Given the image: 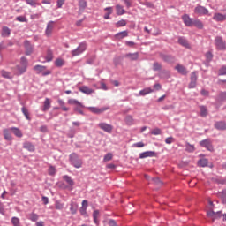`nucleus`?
Here are the masks:
<instances>
[{
	"instance_id": "obj_1",
	"label": "nucleus",
	"mask_w": 226,
	"mask_h": 226,
	"mask_svg": "<svg viewBox=\"0 0 226 226\" xmlns=\"http://www.w3.org/2000/svg\"><path fill=\"white\" fill-rule=\"evenodd\" d=\"M27 70V58L21 57V62L19 65H17L14 68V73L15 75H22V73H26Z\"/></svg>"
},
{
	"instance_id": "obj_2",
	"label": "nucleus",
	"mask_w": 226,
	"mask_h": 226,
	"mask_svg": "<svg viewBox=\"0 0 226 226\" xmlns=\"http://www.w3.org/2000/svg\"><path fill=\"white\" fill-rule=\"evenodd\" d=\"M34 70L38 74L41 73L43 77H47V75H50V73H52V71L47 69V66L40 64L34 66Z\"/></svg>"
},
{
	"instance_id": "obj_3",
	"label": "nucleus",
	"mask_w": 226,
	"mask_h": 226,
	"mask_svg": "<svg viewBox=\"0 0 226 226\" xmlns=\"http://www.w3.org/2000/svg\"><path fill=\"white\" fill-rule=\"evenodd\" d=\"M70 161L72 162V165H73L75 169H80V167H82V161L79 158V155H77V154H72L70 155Z\"/></svg>"
},
{
	"instance_id": "obj_4",
	"label": "nucleus",
	"mask_w": 226,
	"mask_h": 226,
	"mask_svg": "<svg viewBox=\"0 0 226 226\" xmlns=\"http://www.w3.org/2000/svg\"><path fill=\"white\" fill-rule=\"evenodd\" d=\"M215 45L217 50H226V42L221 36L215 37Z\"/></svg>"
},
{
	"instance_id": "obj_5",
	"label": "nucleus",
	"mask_w": 226,
	"mask_h": 226,
	"mask_svg": "<svg viewBox=\"0 0 226 226\" xmlns=\"http://www.w3.org/2000/svg\"><path fill=\"white\" fill-rule=\"evenodd\" d=\"M194 13L196 15H200V17H202V15H211L209 14V10H207L206 7L202 5H197L194 8Z\"/></svg>"
},
{
	"instance_id": "obj_6",
	"label": "nucleus",
	"mask_w": 226,
	"mask_h": 226,
	"mask_svg": "<svg viewBox=\"0 0 226 226\" xmlns=\"http://www.w3.org/2000/svg\"><path fill=\"white\" fill-rule=\"evenodd\" d=\"M87 49L86 43H80L79 46L72 51V57H77V56H80L82 52H85Z\"/></svg>"
},
{
	"instance_id": "obj_7",
	"label": "nucleus",
	"mask_w": 226,
	"mask_h": 226,
	"mask_svg": "<svg viewBox=\"0 0 226 226\" xmlns=\"http://www.w3.org/2000/svg\"><path fill=\"white\" fill-rule=\"evenodd\" d=\"M98 127L103 132H106V133H112V131L114 130V126L107 123H100L98 124Z\"/></svg>"
},
{
	"instance_id": "obj_8",
	"label": "nucleus",
	"mask_w": 226,
	"mask_h": 226,
	"mask_svg": "<svg viewBox=\"0 0 226 226\" xmlns=\"http://www.w3.org/2000/svg\"><path fill=\"white\" fill-rule=\"evenodd\" d=\"M87 109L89 112H92L93 114H103V112L109 110V109L110 108L109 107H102V108L88 107Z\"/></svg>"
},
{
	"instance_id": "obj_9",
	"label": "nucleus",
	"mask_w": 226,
	"mask_h": 226,
	"mask_svg": "<svg viewBox=\"0 0 226 226\" xmlns=\"http://www.w3.org/2000/svg\"><path fill=\"white\" fill-rule=\"evenodd\" d=\"M182 19L184 24L187 26V27H192V26H193V19L190 18V16L188 14H185L184 16H182Z\"/></svg>"
},
{
	"instance_id": "obj_10",
	"label": "nucleus",
	"mask_w": 226,
	"mask_h": 226,
	"mask_svg": "<svg viewBox=\"0 0 226 226\" xmlns=\"http://www.w3.org/2000/svg\"><path fill=\"white\" fill-rule=\"evenodd\" d=\"M200 146H201V147H206L207 151H213V145L211 144L210 139H204L200 141Z\"/></svg>"
},
{
	"instance_id": "obj_11",
	"label": "nucleus",
	"mask_w": 226,
	"mask_h": 226,
	"mask_svg": "<svg viewBox=\"0 0 226 226\" xmlns=\"http://www.w3.org/2000/svg\"><path fill=\"white\" fill-rule=\"evenodd\" d=\"M213 20H215V22H224V20H226V15L216 12L213 16Z\"/></svg>"
},
{
	"instance_id": "obj_12",
	"label": "nucleus",
	"mask_w": 226,
	"mask_h": 226,
	"mask_svg": "<svg viewBox=\"0 0 226 226\" xmlns=\"http://www.w3.org/2000/svg\"><path fill=\"white\" fill-rule=\"evenodd\" d=\"M52 31H54V21H49L45 30L46 36H52Z\"/></svg>"
},
{
	"instance_id": "obj_13",
	"label": "nucleus",
	"mask_w": 226,
	"mask_h": 226,
	"mask_svg": "<svg viewBox=\"0 0 226 226\" xmlns=\"http://www.w3.org/2000/svg\"><path fill=\"white\" fill-rule=\"evenodd\" d=\"M207 215L208 216V218H211L212 220H216L218 218H222V212L215 213V211H208L207 213Z\"/></svg>"
},
{
	"instance_id": "obj_14",
	"label": "nucleus",
	"mask_w": 226,
	"mask_h": 226,
	"mask_svg": "<svg viewBox=\"0 0 226 226\" xmlns=\"http://www.w3.org/2000/svg\"><path fill=\"white\" fill-rule=\"evenodd\" d=\"M63 179L68 184L69 190H73V185H75V182L73 181L72 177L65 175L63 177Z\"/></svg>"
},
{
	"instance_id": "obj_15",
	"label": "nucleus",
	"mask_w": 226,
	"mask_h": 226,
	"mask_svg": "<svg viewBox=\"0 0 226 226\" xmlns=\"http://www.w3.org/2000/svg\"><path fill=\"white\" fill-rule=\"evenodd\" d=\"M9 130H11L13 135H15V137H18V139H22V137H24L22 131L17 127H11Z\"/></svg>"
},
{
	"instance_id": "obj_16",
	"label": "nucleus",
	"mask_w": 226,
	"mask_h": 226,
	"mask_svg": "<svg viewBox=\"0 0 226 226\" xmlns=\"http://www.w3.org/2000/svg\"><path fill=\"white\" fill-rule=\"evenodd\" d=\"M178 43H179V45H182V47H185V49H192V46H190L188 40H186L184 37L178 38Z\"/></svg>"
},
{
	"instance_id": "obj_17",
	"label": "nucleus",
	"mask_w": 226,
	"mask_h": 226,
	"mask_svg": "<svg viewBox=\"0 0 226 226\" xmlns=\"http://www.w3.org/2000/svg\"><path fill=\"white\" fill-rule=\"evenodd\" d=\"M11 132V130H10V128L4 129L3 133H4V139L5 140H9V141L13 140V137L11 136V132Z\"/></svg>"
},
{
	"instance_id": "obj_18",
	"label": "nucleus",
	"mask_w": 226,
	"mask_h": 226,
	"mask_svg": "<svg viewBox=\"0 0 226 226\" xmlns=\"http://www.w3.org/2000/svg\"><path fill=\"white\" fill-rule=\"evenodd\" d=\"M175 70H177V72H178L181 75H187V73H188L186 67H185L179 64L175 66Z\"/></svg>"
},
{
	"instance_id": "obj_19",
	"label": "nucleus",
	"mask_w": 226,
	"mask_h": 226,
	"mask_svg": "<svg viewBox=\"0 0 226 226\" xmlns=\"http://www.w3.org/2000/svg\"><path fill=\"white\" fill-rule=\"evenodd\" d=\"M153 156H155V153L154 151H147L143 152L139 154V158H153Z\"/></svg>"
},
{
	"instance_id": "obj_20",
	"label": "nucleus",
	"mask_w": 226,
	"mask_h": 226,
	"mask_svg": "<svg viewBox=\"0 0 226 226\" xmlns=\"http://www.w3.org/2000/svg\"><path fill=\"white\" fill-rule=\"evenodd\" d=\"M124 57L130 59V61H137L139 59V52L136 53H127Z\"/></svg>"
},
{
	"instance_id": "obj_21",
	"label": "nucleus",
	"mask_w": 226,
	"mask_h": 226,
	"mask_svg": "<svg viewBox=\"0 0 226 226\" xmlns=\"http://www.w3.org/2000/svg\"><path fill=\"white\" fill-rule=\"evenodd\" d=\"M25 48H26V56H31L33 54V46L29 41H25Z\"/></svg>"
},
{
	"instance_id": "obj_22",
	"label": "nucleus",
	"mask_w": 226,
	"mask_h": 226,
	"mask_svg": "<svg viewBox=\"0 0 226 226\" xmlns=\"http://www.w3.org/2000/svg\"><path fill=\"white\" fill-rule=\"evenodd\" d=\"M154 90L152 89L151 87H147L143 90H140L139 94V96H146L147 94H151V93H154Z\"/></svg>"
},
{
	"instance_id": "obj_23",
	"label": "nucleus",
	"mask_w": 226,
	"mask_h": 226,
	"mask_svg": "<svg viewBox=\"0 0 226 226\" xmlns=\"http://www.w3.org/2000/svg\"><path fill=\"white\" fill-rule=\"evenodd\" d=\"M79 91L81 93H84V94H92V93H94V90L89 88L88 87L83 86L79 87Z\"/></svg>"
},
{
	"instance_id": "obj_24",
	"label": "nucleus",
	"mask_w": 226,
	"mask_h": 226,
	"mask_svg": "<svg viewBox=\"0 0 226 226\" xmlns=\"http://www.w3.org/2000/svg\"><path fill=\"white\" fill-rule=\"evenodd\" d=\"M215 128L216 130H226V123L223 121H219L215 124Z\"/></svg>"
},
{
	"instance_id": "obj_25",
	"label": "nucleus",
	"mask_w": 226,
	"mask_h": 226,
	"mask_svg": "<svg viewBox=\"0 0 226 226\" xmlns=\"http://www.w3.org/2000/svg\"><path fill=\"white\" fill-rule=\"evenodd\" d=\"M2 34L3 38H8V36H10V34H11V30H10L8 28V26H4L2 28V34Z\"/></svg>"
},
{
	"instance_id": "obj_26",
	"label": "nucleus",
	"mask_w": 226,
	"mask_h": 226,
	"mask_svg": "<svg viewBox=\"0 0 226 226\" xmlns=\"http://www.w3.org/2000/svg\"><path fill=\"white\" fill-rule=\"evenodd\" d=\"M192 26H194L198 29H204V23H202V21H200V19H195L192 21Z\"/></svg>"
},
{
	"instance_id": "obj_27",
	"label": "nucleus",
	"mask_w": 226,
	"mask_h": 226,
	"mask_svg": "<svg viewBox=\"0 0 226 226\" xmlns=\"http://www.w3.org/2000/svg\"><path fill=\"white\" fill-rule=\"evenodd\" d=\"M127 36H128V31H122V32L117 33L115 35V38L117 40H123V38H126Z\"/></svg>"
},
{
	"instance_id": "obj_28",
	"label": "nucleus",
	"mask_w": 226,
	"mask_h": 226,
	"mask_svg": "<svg viewBox=\"0 0 226 226\" xmlns=\"http://www.w3.org/2000/svg\"><path fill=\"white\" fill-rule=\"evenodd\" d=\"M104 11H106V14L104 15V19L108 20V19H110V15H112V12L114 11V9L112 7H106L104 9Z\"/></svg>"
},
{
	"instance_id": "obj_29",
	"label": "nucleus",
	"mask_w": 226,
	"mask_h": 226,
	"mask_svg": "<svg viewBox=\"0 0 226 226\" xmlns=\"http://www.w3.org/2000/svg\"><path fill=\"white\" fill-rule=\"evenodd\" d=\"M70 206H71L70 211H71L72 215H76L77 210L79 209V205L75 202H72Z\"/></svg>"
},
{
	"instance_id": "obj_30",
	"label": "nucleus",
	"mask_w": 226,
	"mask_h": 226,
	"mask_svg": "<svg viewBox=\"0 0 226 226\" xmlns=\"http://www.w3.org/2000/svg\"><path fill=\"white\" fill-rule=\"evenodd\" d=\"M54 59V52H52V49H48L46 54V61L47 63H50Z\"/></svg>"
},
{
	"instance_id": "obj_31",
	"label": "nucleus",
	"mask_w": 226,
	"mask_h": 226,
	"mask_svg": "<svg viewBox=\"0 0 226 226\" xmlns=\"http://www.w3.org/2000/svg\"><path fill=\"white\" fill-rule=\"evenodd\" d=\"M23 147L27 149V151H34V145H33L31 142H25Z\"/></svg>"
},
{
	"instance_id": "obj_32",
	"label": "nucleus",
	"mask_w": 226,
	"mask_h": 226,
	"mask_svg": "<svg viewBox=\"0 0 226 226\" xmlns=\"http://www.w3.org/2000/svg\"><path fill=\"white\" fill-rule=\"evenodd\" d=\"M50 99L46 98L44 101V106L42 108L43 112H47V110H49V109H50Z\"/></svg>"
},
{
	"instance_id": "obj_33",
	"label": "nucleus",
	"mask_w": 226,
	"mask_h": 226,
	"mask_svg": "<svg viewBox=\"0 0 226 226\" xmlns=\"http://www.w3.org/2000/svg\"><path fill=\"white\" fill-rule=\"evenodd\" d=\"M160 79H170V72L169 71H162L159 73Z\"/></svg>"
},
{
	"instance_id": "obj_34",
	"label": "nucleus",
	"mask_w": 226,
	"mask_h": 226,
	"mask_svg": "<svg viewBox=\"0 0 226 226\" xmlns=\"http://www.w3.org/2000/svg\"><path fill=\"white\" fill-rule=\"evenodd\" d=\"M64 59L63 58H56L55 61V66H56L57 68H61L62 66H64Z\"/></svg>"
},
{
	"instance_id": "obj_35",
	"label": "nucleus",
	"mask_w": 226,
	"mask_h": 226,
	"mask_svg": "<svg viewBox=\"0 0 226 226\" xmlns=\"http://www.w3.org/2000/svg\"><path fill=\"white\" fill-rule=\"evenodd\" d=\"M117 10V15H124L126 13V11L123 8V6L117 4L116 5Z\"/></svg>"
},
{
	"instance_id": "obj_36",
	"label": "nucleus",
	"mask_w": 226,
	"mask_h": 226,
	"mask_svg": "<svg viewBox=\"0 0 226 226\" xmlns=\"http://www.w3.org/2000/svg\"><path fill=\"white\" fill-rule=\"evenodd\" d=\"M162 61H165V63H174V57L169 55H162Z\"/></svg>"
},
{
	"instance_id": "obj_37",
	"label": "nucleus",
	"mask_w": 226,
	"mask_h": 226,
	"mask_svg": "<svg viewBox=\"0 0 226 226\" xmlns=\"http://www.w3.org/2000/svg\"><path fill=\"white\" fill-rule=\"evenodd\" d=\"M26 4H29L30 6H33L34 8H36V6H40V4L38 3V0H25Z\"/></svg>"
},
{
	"instance_id": "obj_38",
	"label": "nucleus",
	"mask_w": 226,
	"mask_h": 226,
	"mask_svg": "<svg viewBox=\"0 0 226 226\" xmlns=\"http://www.w3.org/2000/svg\"><path fill=\"white\" fill-rule=\"evenodd\" d=\"M200 110L201 117H206L207 116V109L205 106H200Z\"/></svg>"
},
{
	"instance_id": "obj_39",
	"label": "nucleus",
	"mask_w": 226,
	"mask_h": 226,
	"mask_svg": "<svg viewBox=\"0 0 226 226\" xmlns=\"http://www.w3.org/2000/svg\"><path fill=\"white\" fill-rule=\"evenodd\" d=\"M21 112L24 114L27 121H31V117H29V110H27V108L26 107L21 108Z\"/></svg>"
},
{
	"instance_id": "obj_40",
	"label": "nucleus",
	"mask_w": 226,
	"mask_h": 226,
	"mask_svg": "<svg viewBox=\"0 0 226 226\" xmlns=\"http://www.w3.org/2000/svg\"><path fill=\"white\" fill-rule=\"evenodd\" d=\"M217 102H226V92H221L217 96Z\"/></svg>"
},
{
	"instance_id": "obj_41",
	"label": "nucleus",
	"mask_w": 226,
	"mask_h": 226,
	"mask_svg": "<svg viewBox=\"0 0 226 226\" xmlns=\"http://www.w3.org/2000/svg\"><path fill=\"white\" fill-rule=\"evenodd\" d=\"M68 103L69 105H77L78 107H82V103L76 99H69Z\"/></svg>"
},
{
	"instance_id": "obj_42",
	"label": "nucleus",
	"mask_w": 226,
	"mask_h": 226,
	"mask_svg": "<svg viewBox=\"0 0 226 226\" xmlns=\"http://www.w3.org/2000/svg\"><path fill=\"white\" fill-rule=\"evenodd\" d=\"M55 207L56 209H57L58 211H61L62 209H64V203H61V201L56 200L55 202Z\"/></svg>"
},
{
	"instance_id": "obj_43",
	"label": "nucleus",
	"mask_w": 226,
	"mask_h": 226,
	"mask_svg": "<svg viewBox=\"0 0 226 226\" xmlns=\"http://www.w3.org/2000/svg\"><path fill=\"white\" fill-rule=\"evenodd\" d=\"M185 150L188 153H193V151H195V146L191 145L190 143H186L185 145Z\"/></svg>"
},
{
	"instance_id": "obj_44",
	"label": "nucleus",
	"mask_w": 226,
	"mask_h": 226,
	"mask_svg": "<svg viewBox=\"0 0 226 226\" xmlns=\"http://www.w3.org/2000/svg\"><path fill=\"white\" fill-rule=\"evenodd\" d=\"M125 123L126 124H128L129 126H132V124H133V117L132 115H128L125 117Z\"/></svg>"
},
{
	"instance_id": "obj_45",
	"label": "nucleus",
	"mask_w": 226,
	"mask_h": 226,
	"mask_svg": "<svg viewBox=\"0 0 226 226\" xmlns=\"http://www.w3.org/2000/svg\"><path fill=\"white\" fill-rule=\"evenodd\" d=\"M207 159H200V161H198L199 167H207Z\"/></svg>"
},
{
	"instance_id": "obj_46",
	"label": "nucleus",
	"mask_w": 226,
	"mask_h": 226,
	"mask_svg": "<svg viewBox=\"0 0 226 226\" xmlns=\"http://www.w3.org/2000/svg\"><path fill=\"white\" fill-rule=\"evenodd\" d=\"M1 75L4 77V79H13V76H11V73L6 71H1Z\"/></svg>"
},
{
	"instance_id": "obj_47",
	"label": "nucleus",
	"mask_w": 226,
	"mask_h": 226,
	"mask_svg": "<svg viewBox=\"0 0 226 226\" xmlns=\"http://www.w3.org/2000/svg\"><path fill=\"white\" fill-rule=\"evenodd\" d=\"M11 222L13 226H20V219L19 217H12Z\"/></svg>"
},
{
	"instance_id": "obj_48",
	"label": "nucleus",
	"mask_w": 226,
	"mask_h": 226,
	"mask_svg": "<svg viewBox=\"0 0 226 226\" xmlns=\"http://www.w3.org/2000/svg\"><path fill=\"white\" fill-rule=\"evenodd\" d=\"M38 218H40V216L37 214L31 213L29 215V220H31V222H38Z\"/></svg>"
},
{
	"instance_id": "obj_49",
	"label": "nucleus",
	"mask_w": 226,
	"mask_h": 226,
	"mask_svg": "<svg viewBox=\"0 0 226 226\" xmlns=\"http://www.w3.org/2000/svg\"><path fill=\"white\" fill-rule=\"evenodd\" d=\"M98 216H100V211L94 210L93 213V218H94V223H96L97 225H98Z\"/></svg>"
},
{
	"instance_id": "obj_50",
	"label": "nucleus",
	"mask_w": 226,
	"mask_h": 226,
	"mask_svg": "<svg viewBox=\"0 0 226 226\" xmlns=\"http://www.w3.org/2000/svg\"><path fill=\"white\" fill-rule=\"evenodd\" d=\"M153 70L154 72H159V70H162V64L155 62L153 64Z\"/></svg>"
},
{
	"instance_id": "obj_51",
	"label": "nucleus",
	"mask_w": 226,
	"mask_h": 226,
	"mask_svg": "<svg viewBox=\"0 0 226 226\" xmlns=\"http://www.w3.org/2000/svg\"><path fill=\"white\" fill-rule=\"evenodd\" d=\"M49 176H56V168L54 166H49L48 169Z\"/></svg>"
},
{
	"instance_id": "obj_52",
	"label": "nucleus",
	"mask_w": 226,
	"mask_h": 226,
	"mask_svg": "<svg viewBox=\"0 0 226 226\" xmlns=\"http://www.w3.org/2000/svg\"><path fill=\"white\" fill-rule=\"evenodd\" d=\"M124 26H126V20L124 19H121L116 23V27H124Z\"/></svg>"
},
{
	"instance_id": "obj_53",
	"label": "nucleus",
	"mask_w": 226,
	"mask_h": 226,
	"mask_svg": "<svg viewBox=\"0 0 226 226\" xmlns=\"http://www.w3.org/2000/svg\"><path fill=\"white\" fill-rule=\"evenodd\" d=\"M87 6V2L86 0H79V8H82L83 10L86 9Z\"/></svg>"
},
{
	"instance_id": "obj_54",
	"label": "nucleus",
	"mask_w": 226,
	"mask_h": 226,
	"mask_svg": "<svg viewBox=\"0 0 226 226\" xmlns=\"http://www.w3.org/2000/svg\"><path fill=\"white\" fill-rule=\"evenodd\" d=\"M152 135H162V130L155 128L151 132Z\"/></svg>"
},
{
	"instance_id": "obj_55",
	"label": "nucleus",
	"mask_w": 226,
	"mask_h": 226,
	"mask_svg": "<svg viewBox=\"0 0 226 226\" xmlns=\"http://www.w3.org/2000/svg\"><path fill=\"white\" fill-rule=\"evenodd\" d=\"M176 141V139L173 137H168L165 139L166 144H172Z\"/></svg>"
},
{
	"instance_id": "obj_56",
	"label": "nucleus",
	"mask_w": 226,
	"mask_h": 226,
	"mask_svg": "<svg viewBox=\"0 0 226 226\" xmlns=\"http://www.w3.org/2000/svg\"><path fill=\"white\" fill-rule=\"evenodd\" d=\"M16 20H18V22H27V19H26V17L23 16L17 17Z\"/></svg>"
},
{
	"instance_id": "obj_57",
	"label": "nucleus",
	"mask_w": 226,
	"mask_h": 226,
	"mask_svg": "<svg viewBox=\"0 0 226 226\" xmlns=\"http://www.w3.org/2000/svg\"><path fill=\"white\" fill-rule=\"evenodd\" d=\"M195 86H197V81L191 79V82L189 84V88L193 89V87H195Z\"/></svg>"
},
{
	"instance_id": "obj_58",
	"label": "nucleus",
	"mask_w": 226,
	"mask_h": 226,
	"mask_svg": "<svg viewBox=\"0 0 226 226\" xmlns=\"http://www.w3.org/2000/svg\"><path fill=\"white\" fill-rule=\"evenodd\" d=\"M110 160H112V154H107L104 156V162H110Z\"/></svg>"
},
{
	"instance_id": "obj_59",
	"label": "nucleus",
	"mask_w": 226,
	"mask_h": 226,
	"mask_svg": "<svg viewBox=\"0 0 226 226\" xmlns=\"http://www.w3.org/2000/svg\"><path fill=\"white\" fill-rule=\"evenodd\" d=\"M219 75H226V67L223 66L219 70Z\"/></svg>"
},
{
	"instance_id": "obj_60",
	"label": "nucleus",
	"mask_w": 226,
	"mask_h": 226,
	"mask_svg": "<svg viewBox=\"0 0 226 226\" xmlns=\"http://www.w3.org/2000/svg\"><path fill=\"white\" fill-rule=\"evenodd\" d=\"M206 58H207V61H211L213 59V53L207 52L206 54Z\"/></svg>"
},
{
	"instance_id": "obj_61",
	"label": "nucleus",
	"mask_w": 226,
	"mask_h": 226,
	"mask_svg": "<svg viewBox=\"0 0 226 226\" xmlns=\"http://www.w3.org/2000/svg\"><path fill=\"white\" fill-rule=\"evenodd\" d=\"M66 0H57V8H63V4Z\"/></svg>"
},
{
	"instance_id": "obj_62",
	"label": "nucleus",
	"mask_w": 226,
	"mask_h": 226,
	"mask_svg": "<svg viewBox=\"0 0 226 226\" xmlns=\"http://www.w3.org/2000/svg\"><path fill=\"white\" fill-rule=\"evenodd\" d=\"M133 147H144V143L143 142H138L133 144Z\"/></svg>"
},
{
	"instance_id": "obj_63",
	"label": "nucleus",
	"mask_w": 226,
	"mask_h": 226,
	"mask_svg": "<svg viewBox=\"0 0 226 226\" xmlns=\"http://www.w3.org/2000/svg\"><path fill=\"white\" fill-rule=\"evenodd\" d=\"M41 201L43 202V204H44L45 206H47V204H49V198H47L46 196H43V197L41 198Z\"/></svg>"
},
{
	"instance_id": "obj_64",
	"label": "nucleus",
	"mask_w": 226,
	"mask_h": 226,
	"mask_svg": "<svg viewBox=\"0 0 226 226\" xmlns=\"http://www.w3.org/2000/svg\"><path fill=\"white\" fill-rule=\"evenodd\" d=\"M221 197H222L223 202H226V191L222 192Z\"/></svg>"
}]
</instances>
